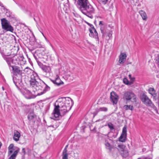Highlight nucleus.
I'll list each match as a JSON object with an SVG mask.
<instances>
[{"label": "nucleus", "mask_w": 159, "mask_h": 159, "mask_svg": "<svg viewBox=\"0 0 159 159\" xmlns=\"http://www.w3.org/2000/svg\"><path fill=\"white\" fill-rule=\"evenodd\" d=\"M19 148L15 150L8 159H15L19 151Z\"/></svg>", "instance_id": "b1692460"}, {"label": "nucleus", "mask_w": 159, "mask_h": 159, "mask_svg": "<svg viewBox=\"0 0 159 159\" xmlns=\"http://www.w3.org/2000/svg\"><path fill=\"white\" fill-rule=\"evenodd\" d=\"M54 109L52 112L54 120H59L70 110L69 107H66L61 99H59L54 104Z\"/></svg>", "instance_id": "f257e3e1"}, {"label": "nucleus", "mask_w": 159, "mask_h": 159, "mask_svg": "<svg viewBox=\"0 0 159 159\" xmlns=\"http://www.w3.org/2000/svg\"><path fill=\"white\" fill-rule=\"evenodd\" d=\"M60 99H61V100L62 99H65L64 103L65 104V105L66 106V107L69 106L70 107V110L73 104V102L71 98L69 97H67L61 98Z\"/></svg>", "instance_id": "f8f14e48"}, {"label": "nucleus", "mask_w": 159, "mask_h": 159, "mask_svg": "<svg viewBox=\"0 0 159 159\" xmlns=\"http://www.w3.org/2000/svg\"><path fill=\"white\" fill-rule=\"evenodd\" d=\"M14 132L13 139L15 141L17 142L19 140L20 135V133L16 130H14Z\"/></svg>", "instance_id": "aec40b11"}, {"label": "nucleus", "mask_w": 159, "mask_h": 159, "mask_svg": "<svg viewBox=\"0 0 159 159\" xmlns=\"http://www.w3.org/2000/svg\"><path fill=\"white\" fill-rule=\"evenodd\" d=\"M10 55H5V56H3L4 59L6 61L8 65L11 67V64L13 62V60L11 57H7L10 56Z\"/></svg>", "instance_id": "dca6fc26"}, {"label": "nucleus", "mask_w": 159, "mask_h": 159, "mask_svg": "<svg viewBox=\"0 0 159 159\" xmlns=\"http://www.w3.org/2000/svg\"><path fill=\"white\" fill-rule=\"evenodd\" d=\"M99 112V111H98V109H97L96 111H95L93 112V114L94 115L93 117H94L96 115L98 114V113Z\"/></svg>", "instance_id": "79ce46f5"}, {"label": "nucleus", "mask_w": 159, "mask_h": 159, "mask_svg": "<svg viewBox=\"0 0 159 159\" xmlns=\"http://www.w3.org/2000/svg\"><path fill=\"white\" fill-rule=\"evenodd\" d=\"M98 109V111H107L108 110L107 108L106 107H101Z\"/></svg>", "instance_id": "473e14b6"}, {"label": "nucleus", "mask_w": 159, "mask_h": 159, "mask_svg": "<svg viewBox=\"0 0 159 159\" xmlns=\"http://www.w3.org/2000/svg\"><path fill=\"white\" fill-rule=\"evenodd\" d=\"M51 81L54 84H56V82H55L56 80H51Z\"/></svg>", "instance_id": "a18cd8bd"}, {"label": "nucleus", "mask_w": 159, "mask_h": 159, "mask_svg": "<svg viewBox=\"0 0 159 159\" xmlns=\"http://www.w3.org/2000/svg\"><path fill=\"white\" fill-rule=\"evenodd\" d=\"M42 35H43V36L45 38V39H46V40H47V38H46V37L44 36V34H43V33H41Z\"/></svg>", "instance_id": "de8ad7c7"}, {"label": "nucleus", "mask_w": 159, "mask_h": 159, "mask_svg": "<svg viewBox=\"0 0 159 159\" xmlns=\"http://www.w3.org/2000/svg\"><path fill=\"white\" fill-rule=\"evenodd\" d=\"M55 80L56 84L57 85L59 86L63 84V82L61 80L59 77H57Z\"/></svg>", "instance_id": "c85d7f7f"}, {"label": "nucleus", "mask_w": 159, "mask_h": 159, "mask_svg": "<svg viewBox=\"0 0 159 159\" xmlns=\"http://www.w3.org/2000/svg\"><path fill=\"white\" fill-rule=\"evenodd\" d=\"M114 149L115 150H116V153H117V152L118 151L123 157L126 158L129 156L128 150L126 146L123 144H119L117 148H115Z\"/></svg>", "instance_id": "20e7f679"}, {"label": "nucleus", "mask_w": 159, "mask_h": 159, "mask_svg": "<svg viewBox=\"0 0 159 159\" xmlns=\"http://www.w3.org/2000/svg\"><path fill=\"white\" fill-rule=\"evenodd\" d=\"M41 68L44 72L46 73H49L51 70L50 67L46 66H43Z\"/></svg>", "instance_id": "5701e85b"}, {"label": "nucleus", "mask_w": 159, "mask_h": 159, "mask_svg": "<svg viewBox=\"0 0 159 159\" xmlns=\"http://www.w3.org/2000/svg\"><path fill=\"white\" fill-rule=\"evenodd\" d=\"M68 154H62V159H68Z\"/></svg>", "instance_id": "e433bc0d"}, {"label": "nucleus", "mask_w": 159, "mask_h": 159, "mask_svg": "<svg viewBox=\"0 0 159 159\" xmlns=\"http://www.w3.org/2000/svg\"><path fill=\"white\" fill-rule=\"evenodd\" d=\"M140 98L142 102L147 106L153 108L155 107V106L151 100L144 93H143L141 96Z\"/></svg>", "instance_id": "423d86ee"}, {"label": "nucleus", "mask_w": 159, "mask_h": 159, "mask_svg": "<svg viewBox=\"0 0 159 159\" xmlns=\"http://www.w3.org/2000/svg\"><path fill=\"white\" fill-rule=\"evenodd\" d=\"M42 57L40 56V60L43 63H45L47 61L48 58V56L47 54H45V53L41 55Z\"/></svg>", "instance_id": "4be33fe9"}, {"label": "nucleus", "mask_w": 159, "mask_h": 159, "mask_svg": "<svg viewBox=\"0 0 159 159\" xmlns=\"http://www.w3.org/2000/svg\"><path fill=\"white\" fill-rule=\"evenodd\" d=\"M148 92L152 96L156 95V92L154 88H150L148 89Z\"/></svg>", "instance_id": "c756f323"}, {"label": "nucleus", "mask_w": 159, "mask_h": 159, "mask_svg": "<svg viewBox=\"0 0 159 159\" xmlns=\"http://www.w3.org/2000/svg\"><path fill=\"white\" fill-rule=\"evenodd\" d=\"M136 96L134 93L131 91L125 92L124 94L123 99V100L126 102V103L131 100L133 99L136 102Z\"/></svg>", "instance_id": "39448f33"}, {"label": "nucleus", "mask_w": 159, "mask_h": 159, "mask_svg": "<svg viewBox=\"0 0 159 159\" xmlns=\"http://www.w3.org/2000/svg\"><path fill=\"white\" fill-rule=\"evenodd\" d=\"M52 126V127H53V125L51 126Z\"/></svg>", "instance_id": "603ef678"}, {"label": "nucleus", "mask_w": 159, "mask_h": 159, "mask_svg": "<svg viewBox=\"0 0 159 159\" xmlns=\"http://www.w3.org/2000/svg\"><path fill=\"white\" fill-rule=\"evenodd\" d=\"M86 23L87 24V25H88L90 27L92 26V25H93L89 23V22H86Z\"/></svg>", "instance_id": "c03bdc74"}, {"label": "nucleus", "mask_w": 159, "mask_h": 159, "mask_svg": "<svg viewBox=\"0 0 159 159\" xmlns=\"http://www.w3.org/2000/svg\"><path fill=\"white\" fill-rule=\"evenodd\" d=\"M155 60L156 63L157 64L158 67H159V55H158L156 57Z\"/></svg>", "instance_id": "c9c22d12"}, {"label": "nucleus", "mask_w": 159, "mask_h": 159, "mask_svg": "<svg viewBox=\"0 0 159 159\" xmlns=\"http://www.w3.org/2000/svg\"><path fill=\"white\" fill-rule=\"evenodd\" d=\"M36 117V116L34 114L33 111H32L31 112H30L28 116V118L30 120L33 119Z\"/></svg>", "instance_id": "bb28decb"}, {"label": "nucleus", "mask_w": 159, "mask_h": 159, "mask_svg": "<svg viewBox=\"0 0 159 159\" xmlns=\"http://www.w3.org/2000/svg\"><path fill=\"white\" fill-rule=\"evenodd\" d=\"M129 78L130 80L132 82L134 81V80L135 78L134 77L132 78L131 77V75L129 74ZM132 83H133V82H132Z\"/></svg>", "instance_id": "4c0bfd02"}, {"label": "nucleus", "mask_w": 159, "mask_h": 159, "mask_svg": "<svg viewBox=\"0 0 159 159\" xmlns=\"http://www.w3.org/2000/svg\"><path fill=\"white\" fill-rule=\"evenodd\" d=\"M51 81L54 84H56V82H55L56 80H51Z\"/></svg>", "instance_id": "49530a36"}, {"label": "nucleus", "mask_w": 159, "mask_h": 159, "mask_svg": "<svg viewBox=\"0 0 159 159\" xmlns=\"http://www.w3.org/2000/svg\"><path fill=\"white\" fill-rule=\"evenodd\" d=\"M8 154L10 155L13 152V151L15 150L14 144H11L8 148Z\"/></svg>", "instance_id": "412c9836"}, {"label": "nucleus", "mask_w": 159, "mask_h": 159, "mask_svg": "<svg viewBox=\"0 0 159 159\" xmlns=\"http://www.w3.org/2000/svg\"><path fill=\"white\" fill-rule=\"evenodd\" d=\"M68 145H66L65 148H66V149H67V147H68Z\"/></svg>", "instance_id": "09e8293b"}, {"label": "nucleus", "mask_w": 159, "mask_h": 159, "mask_svg": "<svg viewBox=\"0 0 159 159\" xmlns=\"http://www.w3.org/2000/svg\"><path fill=\"white\" fill-rule=\"evenodd\" d=\"M2 90H4V87L3 86H2Z\"/></svg>", "instance_id": "8fccbe9b"}, {"label": "nucleus", "mask_w": 159, "mask_h": 159, "mask_svg": "<svg viewBox=\"0 0 159 159\" xmlns=\"http://www.w3.org/2000/svg\"><path fill=\"white\" fill-rule=\"evenodd\" d=\"M90 27L91 28L89 29V30L90 33L89 34L90 36L95 39L98 42L99 41V39L97 32L93 25H92V26Z\"/></svg>", "instance_id": "6e6552de"}, {"label": "nucleus", "mask_w": 159, "mask_h": 159, "mask_svg": "<svg viewBox=\"0 0 159 159\" xmlns=\"http://www.w3.org/2000/svg\"><path fill=\"white\" fill-rule=\"evenodd\" d=\"M42 90V89L40 88V90Z\"/></svg>", "instance_id": "5fc2aeb1"}, {"label": "nucleus", "mask_w": 159, "mask_h": 159, "mask_svg": "<svg viewBox=\"0 0 159 159\" xmlns=\"http://www.w3.org/2000/svg\"><path fill=\"white\" fill-rule=\"evenodd\" d=\"M33 73V74L31 75L30 80V86L33 87V91L34 93L36 91L37 92L36 95H40L39 92L40 84L39 83L36 81V78L37 77L38 75L37 73L35 72Z\"/></svg>", "instance_id": "7ed1b4c3"}, {"label": "nucleus", "mask_w": 159, "mask_h": 159, "mask_svg": "<svg viewBox=\"0 0 159 159\" xmlns=\"http://www.w3.org/2000/svg\"><path fill=\"white\" fill-rule=\"evenodd\" d=\"M124 109L125 110H128L132 111L133 109V107L132 105H125L123 107Z\"/></svg>", "instance_id": "cd10ccee"}, {"label": "nucleus", "mask_w": 159, "mask_h": 159, "mask_svg": "<svg viewBox=\"0 0 159 159\" xmlns=\"http://www.w3.org/2000/svg\"><path fill=\"white\" fill-rule=\"evenodd\" d=\"M34 20L36 21V20H35V18H34Z\"/></svg>", "instance_id": "3c124183"}, {"label": "nucleus", "mask_w": 159, "mask_h": 159, "mask_svg": "<svg viewBox=\"0 0 159 159\" xmlns=\"http://www.w3.org/2000/svg\"><path fill=\"white\" fill-rule=\"evenodd\" d=\"M107 36L109 37V39L112 36V32H109L107 33Z\"/></svg>", "instance_id": "58836bf2"}, {"label": "nucleus", "mask_w": 159, "mask_h": 159, "mask_svg": "<svg viewBox=\"0 0 159 159\" xmlns=\"http://www.w3.org/2000/svg\"><path fill=\"white\" fill-rule=\"evenodd\" d=\"M107 125L110 129L111 130L115 129L113 124L111 122H109L107 124Z\"/></svg>", "instance_id": "72a5a7b5"}, {"label": "nucleus", "mask_w": 159, "mask_h": 159, "mask_svg": "<svg viewBox=\"0 0 159 159\" xmlns=\"http://www.w3.org/2000/svg\"><path fill=\"white\" fill-rule=\"evenodd\" d=\"M153 97V99L154 100L156 101V103H157L159 107V97L158 96H157V93H156V95H152Z\"/></svg>", "instance_id": "7c9ffc66"}, {"label": "nucleus", "mask_w": 159, "mask_h": 159, "mask_svg": "<svg viewBox=\"0 0 159 159\" xmlns=\"http://www.w3.org/2000/svg\"><path fill=\"white\" fill-rule=\"evenodd\" d=\"M34 56L36 59L38 65L40 66V62L39 61V59L40 58V51L39 50H36L35 51Z\"/></svg>", "instance_id": "6ab92c4d"}, {"label": "nucleus", "mask_w": 159, "mask_h": 159, "mask_svg": "<svg viewBox=\"0 0 159 159\" xmlns=\"http://www.w3.org/2000/svg\"><path fill=\"white\" fill-rule=\"evenodd\" d=\"M100 2H101L104 4H106L107 2V0H99Z\"/></svg>", "instance_id": "ea45409f"}, {"label": "nucleus", "mask_w": 159, "mask_h": 159, "mask_svg": "<svg viewBox=\"0 0 159 159\" xmlns=\"http://www.w3.org/2000/svg\"><path fill=\"white\" fill-rule=\"evenodd\" d=\"M1 24L3 29L6 31H9L12 32L13 28L10 24L9 21L5 18L1 19Z\"/></svg>", "instance_id": "0eeeda50"}, {"label": "nucleus", "mask_w": 159, "mask_h": 159, "mask_svg": "<svg viewBox=\"0 0 159 159\" xmlns=\"http://www.w3.org/2000/svg\"><path fill=\"white\" fill-rule=\"evenodd\" d=\"M106 143H105L106 148L109 150L110 152L113 151V153H116V150H115L114 148H117L113 147V146L111 145L109 142H106Z\"/></svg>", "instance_id": "f3484780"}, {"label": "nucleus", "mask_w": 159, "mask_h": 159, "mask_svg": "<svg viewBox=\"0 0 159 159\" xmlns=\"http://www.w3.org/2000/svg\"><path fill=\"white\" fill-rule=\"evenodd\" d=\"M13 70V75L17 77L19 76V77H21L22 73V70L20 68L17 66H11Z\"/></svg>", "instance_id": "1a4fd4ad"}, {"label": "nucleus", "mask_w": 159, "mask_h": 159, "mask_svg": "<svg viewBox=\"0 0 159 159\" xmlns=\"http://www.w3.org/2000/svg\"><path fill=\"white\" fill-rule=\"evenodd\" d=\"M23 71L24 73L27 75H29L33 72L32 70L28 67H26Z\"/></svg>", "instance_id": "a878e982"}, {"label": "nucleus", "mask_w": 159, "mask_h": 159, "mask_svg": "<svg viewBox=\"0 0 159 159\" xmlns=\"http://www.w3.org/2000/svg\"><path fill=\"white\" fill-rule=\"evenodd\" d=\"M138 159H140V158H138Z\"/></svg>", "instance_id": "6e6d98bb"}, {"label": "nucleus", "mask_w": 159, "mask_h": 159, "mask_svg": "<svg viewBox=\"0 0 159 159\" xmlns=\"http://www.w3.org/2000/svg\"><path fill=\"white\" fill-rule=\"evenodd\" d=\"M42 158L40 157V159H42Z\"/></svg>", "instance_id": "864d4df0"}, {"label": "nucleus", "mask_w": 159, "mask_h": 159, "mask_svg": "<svg viewBox=\"0 0 159 159\" xmlns=\"http://www.w3.org/2000/svg\"><path fill=\"white\" fill-rule=\"evenodd\" d=\"M47 51L45 48L44 47H42L40 46V55H43V54L45 53V54H47Z\"/></svg>", "instance_id": "2f4dec72"}, {"label": "nucleus", "mask_w": 159, "mask_h": 159, "mask_svg": "<svg viewBox=\"0 0 159 159\" xmlns=\"http://www.w3.org/2000/svg\"><path fill=\"white\" fill-rule=\"evenodd\" d=\"M127 136V127L125 126L122 129V133L119 138V141L122 142H125L126 141Z\"/></svg>", "instance_id": "9d476101"}, {"label": "nucleus", "mask_w": 159, "mask_h": 159, "mask_svg": "<svg viewBox=\"0 0 159 159\" xmlns=\"http://www.w3.org/2000/svg\"><path fill=\"white\" fill-rule=\"evenodd\" d=\"M67 149H66V148H64L62 152V154H68L67 153Z\"/></svg>", "instance_id": "a19ab883"}, {"label": "nucleus", "mask_w": 159, "mask_h": 159, "mask_svg": "<svg viewBox=\"0 0 159 159\" xmlns=\"http://www.w3.org/2000/svg\"><path fill=\"white\" fill-rule=\"evenodd\" d=\"M119 99V96L114 92H112L110 93V99L113 104L117 103Z\"/></svg>", "instance_id": "9b49d317"}, {"label": "nucleus", "mask_w": 159, "mask_h": 159, "mask_svg": "<svg viewBox=\"0 0 159 159\" xmlns=\"http://www.w3.org/2000/svg\"><path fill=\"white\" fill-rule=\"evenodd\" d=\"M139 13L141 16H142L143 20H146L147 19L146 14V13L143 10L139 11Z\"/></svg>", "instance_id": "393cba45"}, {"label": "nucleus", "mask_w": 159, "mask_h": 159, "mask_svg": "<svg viewBox=\"0 0 159 159\" xmlns=\"http://www.w3.org/2000/svg\"><path fill=\"white\" fill-rule=\"evenodd\" d=\"M127 55L125 53H121L119 56V61L120 64H123L126 59Z\"/></svg>", "instance_id": "a211bd4d"}, {"label": "nucleus", "mask_w": 159, "mask_h": 159, "mask_svg": "<svg viewBox=\"0 0 159 159\" xmlns=\"http://www.w3.org/2000/svg\"><path fill=\"white\" fill-rule=\"evenodd\" d=\"M99 25L100 26V29L101 33L102 34V37H104L107 33L106 26L102 21H100Z\"/></svg>", "instance_id": "ddd939ff"}, {"label": "nucleus", "mask_w": 159, "mask_h": 159, "mask_svg": "<svg viewBox=\"0 0 159 159\" xmlns=\"http://www.w3.org/2000/svg\"><path fill=\"white\" fill-rule=\"evenodd\" d=\"M22 152H23L24 154H25V148H23L22 149Z\"/></svg>", "instance_id": "37998d69"}, {"label": "nucleus", "mask_w": 159, "mask_h": 159, "mask_svg": "<svg viewBox=\"0 0 159 159\" xmlns=\"http://www.w3.org/2000/svg\"><path fill=\"white\" fill-rule=\"evenodd\" d=\"M123 82L125 84L127 85H130L131 84L129 83L128 80L126 78H124L123 79Z\"/></svg>", "instance_id": "f704fd0d"}, {"label": "nucleus", "mask_w": 159, "mask_h": 159, "mask_svg": "<svg viewBox=\"0 0 159 159\" xmlns=\"http://www.w3.org/2000/svg\"><path fill=\"white\" fill-rule=\"evenodd\" d=\"M20 78L17 79L15 77H13V81L16 86L17 88H19L22 85V80L21 77Z\"/></svg>", "instance_id": "2eb2a0df"}, {"label": "nucleus", "mask_w": 159, "mask_h": 159, "mask_svg": "<svg viewBox=\"0 0 159 159\" xmlns=\"http://www.w3.org/2000/svg\"><path fill=\"white\" fill-rule=\"evenodd\" d=\"M40 81H42V84L40 83V84L41 85V88H43V89L42 92H40V95H42L45 93L46 92L50 89V87L48 86L47 84H45L44 82L40 79Z\"/></svg>", "instance_id": "4468645a"}, {"label": "nucleus", "mask_w": 159, "mask_h": 159, "mask_svg": "<svg viewBox=\"0 0 159 159\" xmlns=\"http://www.w3.org/2000/svg\"><path fill=\"white\" fill-rule=\"evenodd\" d=\"M75 3L76 0H74ZM79 9L84 14L91 19L93 18V14L95 13V9L88 0H78L76 4Z\"/></svg>", "instance_id": "f03ea898"}]
</instances>
